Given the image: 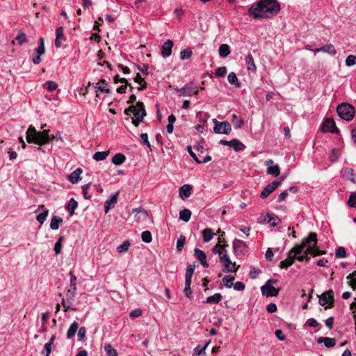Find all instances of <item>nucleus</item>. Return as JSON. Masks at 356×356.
Segmentation results:
<instances>
[{
    "instance_id": "f3484780",
    "label": "nucleus",
    "mask_w": 356,
    "mask_h": 356,
    "mask_svg": "<svg viewBox=\"0 0 356 356\" xmlns=\"http://www.w3.org/2000/svg\"><path fill=\"white\" fill-rule=\"evenodd\" d=\"M56 39H55V46L56 48H60L62 45L63 42L66 40V38L64 35V29L62 26H60L56 30Z\"/></svg>"
},
{
    "instance_id": "412c9836",
    "label": "nucleus",
    "mask_w": 356,
    "mask_h": 356,
    "mask_svg": "<svg viewBox=\"0 0 356 356\" xmlns=\"http://www.w3.org/2000/svg\"><path fill=\"white\" fill-rule=\"evenodd\" d=\"M83 170L81 168H76L70 175L67 176V179L72 184H76L80 180V175Z\"/></svg>"
},
{
    "instance_id": "58836bf2",
    "label": "nucleus",
    "mask_w": 356,
    "mask_h": 356,
    "mask_svg": "<svg viewBox=\"0 0 356 356\" xmlns=\"http://www.w3.org/2000/svg\"><path fill=\"white\" fill-rule=\"evenodd\" d=\"M109 151L97 152L93 154V159L97 161H103L108 156Z\"/></svg>"
},
{
    "instance_id": "13d9d810",
    "label": "nucleus",
    "mask_w": 356,
    "mask_h": 356,
    "mask_svg": "<svg viewBox=\"0 0 356 356\" xmlns=\"http://www.w3.org/2000/svg\"><path fill=\"white\" fill-rule=\"evenodd\" d=\"M185 237L181 235L180 236V237L178 238L177 241V249L178 251H181L184 246V243H185Z\"/></svg>"
},
{
    "instance_id": "39448f33",
    "label": "nucleus",
    "mask_w": 356,
    "mask_h": 356,
    "mask_svg": "<svg viewBox=\"0 0 356 356\" xmlns=\"http://www.w3.org/2000/svg\"><path fill=\"white\" fill-rule=\"evenodd\" d=\"M124 113L127 115L132 114L138 120H143L146 115L143 103L141 102H137L136 106H130Z\"/></svg>"
},
{
    "instance_id": "052dcab7",
    "label": "nucleus",
    "mask_w": 356,
    "mask_h": 356,
    "mask_svg": "<svg viewBox=\"0 0 356 356\" xmlns=\"http://www.w3.org/2000/svg\"><path fill=\"white\" fill-rule=\"evenodd\" d=\"M61 304L64 308L65 312H67L69 309L76 310L74 308H71V306H70L71 300H69V301H67V299L63 298L62 301H61Z\"/></svg>"
},
{
    "instance_id": "49530a36",
    "label": "nucleus",
    "mask_w": 356,
    "mask_h": 356,
    "mask_svg": "<svg viewBox=\"0 0 356 356\" xmlns=\"http://www.w3.org/2000/svg\"><path fill=\"white\" fill-rule=\"evenodd\" d=\"M194 254L196 257V258L200 261V262L202 261L207 258L206 254L202 250L198 248L195 249Z\"/></svg>"
},
{
    "instance_id": "7c9ffc66",
    "label": "nucleus",
    "mask_w": 356,
    "mask_h": 356,
    "mask_svg": "<svg viewBox=\"0 0 356 356\" xmlns=\"http://www.w3.org/2000/svg\"><path fill=\"white\" fill-rule=\"evenodd\" d=\"M78 328H79L78 323L76 321L73 322L70 325V326L67 332V339L72 338L75 335V333L76 332Z\"/></svg>"
},
{
    "instance_id": "dca6fc26",
    "label": "nucleus",
    "mask_w": 356,
    "mask_h": 356,
    "mask_svg": "<svg viewBox=\"0 0 356 356\" xmlns=\"http://www.w3.org/2000/svg\"><path fill=\"white\" fill-rule=\"evenodd\" d=\"M119 195V192L117 191L115 193H113L110 195L108 199L104 203V211L105 213H108L109 210L113 208L118 201V197Z\"/></svg>"
},
{
    "instance_id": "a211bd4d",
    "label": "nucleus",
    "mask_w": 356,
    "mask_h": 356,
    "mask_svg": "<svg viewBox=\"0 0 356 356\" xmlns=\"http://www.w3.org/2000/svg\"><path fill=\"white\" fill-rule=\"evenodd\" d=\"M173 47V42L172 40L165 41L161 47V55L163 57L166 58L171 55L172 48Z\"/></svg>"
},
{
    "instance_id": "4be33fe9",
    "label": "nucleus",
    "mask_w": 356,
    "mask_h": 356,
    "mask_svg": "<svg viewBox=\"0 0 356 356\" xmlns=\"http://www.w3.org/2000/svg\"><path fill=\"white\" fill-rule=\"evenodd\" d=\"M192 187L191 185L185 184L179 188V195L184 200L190 197Z\"/></svg>"
},
{
    "instance_id": "2eb2a0df",
    "label": "nucleus",
    "mask_w": 356,
    "mask_h": 356,
    "mask_svg": "<svg viewBox=\"0 0 356 356\" xmlns=\"http://www.w3.org/2000/svg\"><path fill=\"white\" fill-rule=\"evenodd\" d=\"M280 185V181H273L268 184L264 190L261 191L260 194V197L262 199L267 197L270 194H271Z\"/></svg>"
},
{
    "instance_id": "0e129e2a",
    "label": "nucleus",
    "mask_w": 356,
    "mask_h": 356,
    "mask_svg": "<svg viewBox=\"0 0 356 356\" xmlns=\"http://www.w3.org/2000/svg\"><path fill=\"white\" fill-rule=\"evenodd\" d=\"M215 74L217 76L223 77L227 74V68L225 67H220L216 70Z\"/></svg>"
},
{
    "instance_id": "4d7b16f0",
    "label": "nucleus",
    "mask_w": 356,
    "mask_h": 356,
    "mask_svg": "<svg viewBox=\"0 0 356 356\" xmlns=\"http://www.w3.org/2000/svg\"><path fill=\"white\" fill-rule=\"evenodd\" d=\"M348 279L350 280V285L352 288L355 290L356 289V271H354L351 274H350L348 277Z\"/></svg>"
},
{
    "instance_id": "f8f14e48",
    "label": "nucleus",
    "mask_w": 356,
    "mask_h": 356,
    "mask_svg": "<svg viewBox=\"0 0 356 356\" xmlns=\"http://www.w3.org/2000/svg\"><path fill=\"white\" fill-rule=\"evenodd\" d=\"M179 95L184 97H188L192 95H197L198 93L197 87L195 86L193 83H190L184 86L179 90Z\"/></svg>"
},
{
    "instance_id": "a19ab883",
    "label": "nucleus",
    "mask_w": 356,
    "mask_h": 356,
    "mask_svg": "<svg viewBox=\"0 0 356 356\" xmlns=\"http://www.w3.org/2000/svg\"><path fill=\"white\" fill-rule=\"evenodd\" d=\"M44 86L46 90L52 92L58 88V84L55 81H48L44 83Z\"/></svg>"
},
{
    "instance_id": "0eeeda50",
    "label": "nucleus",
    "mask_w": 356,
    "mask_h": 356,
    "mask_svg": "<svg viewBox=\"0 0 356 356\" xmlns=\"http://www.w3.org/2000/svg\"><path fill=\"white\" fill-rule=\"evenodd\" d=\"M219 260L222 266V270L225 273H235L239 268V266H236V262L231 261L228 253L223 254Z\"/></svg>"
},
{
    "instance_id": "37998d69",
    "label": "nucleus",
    "mask_w": 356,
    "mask_h": 356,
    "mask_svg": "<svg viewBox=\"0 0 356 356\" xmlns=\"http://www.w3.org/2000/svg\"><path fill=\"white\" fill-rule=\"evenodd\" d=\"M104 350L108 356H118V353L111 344H107L104 346Z\"/></svg>"
},
{
    "instance_id": "6e6d98bb",
    "label": "nucleus",
    "mask_w": 356,
    "mask_h": 356,
    "mask_svg": "<svg viewBox=\"0 0 356 356\" xmlns=\"http://www.w3.org/2000/svg\"><path fill=\"white\" fill-rule=\"evenodd\" d=\"M346 65L348 67L355 65L356 64V56L349 55L346 59Z\"/></svg>"
},
{
    "instance_id": "f257e3e1",
    "label": "nucleus",
    "mask_w": 356,
    "mask_h": 356,
    "mask_svg": "<svg viewBox=\"0 0 356 356\" xmlns=\"http://www.w3.org/2000/svg\"><path fill=\"white\" fill-rule=\"evenodd\" d=\"M325 253V251L320 250L317 247V235L312 232L308 237L302 239L300 244L295 245L288 253L286 259L280 263L281 268H286L291 266L296 259L299 261L305 259L309 260V255L318 256Z\"/></svg>"
},
{
    "instance_id": "c85d7f7f",
    "label": "nucleus",
    "mask_w": 356,
    "mask_h": 356,
    "mask_svg": "<svg viewBox=\"0 0 356 356\" xmlns=\"http://www.w3.org/2000/svg\"><path fill=\"white\" fill-rule=\"evenodd\" d=\"M245 60V65L247 66L248 70L254 71L256 70V65L254 62V58L251 54H248L246 56Z\"/></svg>"
},
{
    "instance_id": "5701e85b",
    "label": "nucleus",
    "mask_w": 356,
    "mask_h": 356,
    "mask_svg": "<svg viewBox=\"0 0 356 356\" xmlns=\"http://www.w3.org/2000/svg\"><path fill=\"white\" fill-rule=\"evenodd\" d=\"M317 342L318 343H323L327 348H332L336 345L335 339L330 337H319Z\"/></svg>"
},
{
    "instance_id": "423d86ee",
    "label": "nucleus",
    "mask_w": 356,
    "mask_h": 356,
    "mask_svg": "<svg viewBox=\"0 0 356 356\" xmlns=\"http://www.w3.org/2000/svg\"><path fill=\"white\" fill-rule=\"evenodd\" d=\"M212 122L214 124L213 131L216 134L228 135L232 131V126L228 121L219 122L214 118Z\"/></svg>"
},
{
    "instance_id": "6e6552de",
    "label": "nucleus",
    "mask_w": 356,
    "mask_h": 356,
    "mask_svg": "<svg viewBox=\"0 0 356 356\" xmlns=\"http://www.w3.org/2000/svg\"><path fill=\"white\" fill-rule=\"evenodd\" d=\"M277 280H268L265 285L261 286V291L263 295L266 296L267 297H273L276 296L279 291L280 289H276L274 286H273L271 284L273 283H277Z\"/></svg>"
},
{
    "instance_id": "ddd939ff",
    "label": "nucleus",
    "mask_w": 356,
    "mask_h": 356,
    "mask_svg": "<svg viewBox=\"0 0 356 356\" xmlns=\"http://www.w3.org/2000/svg\"><path fill=\"white\" fill-rule=\"evenodd\" d=\"M333 291L332 290L324 292L319 298V304L321 306L329 305L328 307H332Z\"/></svg>"
},
{
    "instance_id": "c9c22d12",
    "label": "nucleus",
    "mask_w": 356,
    "mask_h": 356,
    "mask_svg": "<svg viewBox=\"0 0 356 356\" xmlns=\"http://www.w3.org/2000/svg\"><path fill=\"white\" fill-rule=\"evenodd\" d=\"M77 207V202L74 198H71L67 207V209L69 211L70 216L74 215V211Z\"/></svg>"
},
{
    "instance_id": "20e7f679",
    "label": "nucleus",
    "mask_w": 356,
    "mask_h": 356,
    "mask_svg": "<svg viewBox=\"0 0 356 356\" xmlns=\"http://www.w3.org/2000/svg\"><path fill=\"white\" fill-rule=\"evenodd\" d=\"M338 115L343 120L350 121L354 118L355 108L348 103H342L337 108Z\"/></svg>"
},
{
    "instance_id": "3c124183",
    "label": "nucleus",
    "mask_w": 356,
    "mask_h": 356,
    "mask_svg": "<svg viewBox=\"0 0 356 356\" xmlns=\"http://www.w3.org/2000/svg\"><path fill=\"white\" fill-rule=\"evenodd\" d=\"M48 213H49V211L47 209L44 210L43 212L39 213L37 216H36V219L38 222H40L41 224H42L47 216H48Z\"/></svg>"
},
{
    "instance_id": "338daca9",
    "label": "nucleus",
    "mask_w": 356,
    "mask_h": 356,
    "mask_svg": "<svg viewBox=\"0 0 356 356\" xmlns=\"http://www.w3.org/2000/svg\"><path fill=\"white\" fill-rule=\"evenodd\" d=\"M51 343H45L44 346V349L42 350V354L44 356H49L51 352Z\"/></svg>"
},
{
    "instance_id": "603ef678",
    "label": "nucleus",
    "mask_w": 356,
    "mask_h": 356,
    "mask_svg": "<svg viewBox=\"0 0 356 356\" xmlns=\"http://www.w3.org/2000/svg\"><path fill=\"white\" fill-rule=\"evenodd\" d=\"M335 256L337 258L341 259L344 258L346 256V252L344 248L339 247L336 250Z\"/></svg>"
},
{
    "instance_id": "f704fd0d",
    "label": "nucleus",
    "mask_w": 356,
    "mask_h": 356,
    "mask_svg": "<svg viewBox=\"0 0 356 356\" xmlns=\"http://www.w3.org/2000/svg\"><path fill=\"white\" fill-rule=\"evenodd\" d=\"M202 236L204 242H209L213 237V233L211 229L206 228L202 231Z\"/></svg>"
},
{
    "instance_id": "680f3d73",
    "label": "nucleus",
    "mask_w": 356,
    "mask_h": 356,
    "mask_svg": "<svg viewBox=\"0 0 356 356\" xmlns=\"http://www.w3.org/2000/svg\"><path fill=\"white\" fill-rule=\"evenodd\" d=\"M268 217V222L273 227H275L279 221V219L277 216H273L270 214H267Z\"/></svg>"
},
{
    "instance_id": "c03bdc74",
    "label": "nucleus",
    "mask_w": 356,
    "mask_h": 356,
    "mask_svg": "<svg viewBox=\"0 0 356 356\" xmlns=\"http://www.w3.org/2000/svg\"><path fill=\"white\" fill-rule=\"evenodd\" d=\"M340 155V151L339 149H332L330 154V160L331 162H335L338 160Z\"/></svg>"
},
{
    "instance_id": "393cba45",
    "label": "nucleus",
    "mask_w": 356,
    "mask_h": 356,
    "mask_svg": "<svg viewBox=\"0 0 356 356\" xmlns=\"http://www.w3.org/2000/svg\"><path fill=\"white\" fill-rule=\"evenodd\" d=\"M314 51L315 52L323 51V52H325V53H327L331 55H334L337 54V51H336L334 47L331 44L324 45L322 47L316 49Z\"/></svg>"
},
{
    "instance_id": "9b49d317",
    "label": "nucleus",
    "mask_w": 356,
    "mask_h": 356,
    "mask_svg": "<svg viewBox=\"0 0 356 356\" xmlns=\"http://www.w3.org/2000/svg\"><path fill=\"white\" fill-rule=\"evenodd\" d=\"M220 143L232 147L236 152L242 151L245 148V145L238 139H233L229 141L220 140Z\"/></svg>"
},
{
    "instance_id": "bf43d9fd",
    "label": "nucleus",
    "mask_w": 356,
    "mask_h": 356,
    "mask_svg": "<svg viewBox=\"0 0 356 356\" xmlns=\"http://www.w3.org/2000/svg\"><path fill=\"white\" fill-rule=\"evenodd\" d=\"M90 186V183L85 184L82 186V192L83 197L86 200H89L91 197L90 195H88V189Z\"/></svg>"
},
{
    "instance_id": "cd10ccee",
    "label": "nucleus",
    "mask_w": 356,
    "mask_h": 356,
    "mask_svg": "<svg viewBox=\"0 0 356 356\" xmlns=\"http://www.w3.org/2000/svg\"><path fill=\"white\" fill-rule=\"evenodd\" d=\"M222 295L220 293H216L213 296H209L204 302L207 304H217L222 300Z\"/></svg>"
},
{
    "instance_id": "473e14b6",
    "label": "nucleus",
    "mask_w": 356,
    "mask_h": 356,
    "mask_svg": "<svg viewBox=\"0 0 356 356\" xmlns=\"http://www.w3.org/2000/svg\"><path fill=\"white\" fill-rule=\"evenodd\" d=\"M219 55L222 58L227 57L230 54L229 47L227 44H222L218 49Z\"/></svg>"
},
{
    "instance_id": "4c0bfd02",
    "label": "nucleus",
    "mask_w": 356,
    "mask_h": 356,
    "mask_svg": "<svg viewBox=\"0 0 356 356\" xmlns=\"http://www.w3.org/2000/svg\"><path fill=\"white\" fill-rule=\"evenodd\" d=\"M266 172L273 177H277L280 173V167L277 165L267 168Z\"/></svg>"
},
{
    "instance_id": "774afa93",
    "label": "nucleus",
    "mask_w": 356,
    "mask_h": 356,
    "mask_svg": "<svg viewBox=\"0 0 356 356\" xmlns=\"http://www.w3.org/2000/svg\"><path fill=\"white\" fill-rule=\"evenodd\" d=\"M76 289H72V288H70L67 291V294H66L67 301H69V300H72L74 298L75 295H76Z\"/></svg>"
},
{
    "instance_id": "8fccbe9b",
    "label": "nucleus",
    "mask_w": 356,
    "mask_h": 356,
    "mask_svg": "<svg viewBox=\"0 0 356 356\" xmlns=\"http://www.w3.org/2000/svg\"><path fill=\"white\" fill-rule=\"evenodd\" d=\"M234 280V277L226 276L223 277L222 282L226 287L231 288L233 286Z\"/></svg>"
},
{
    "instance_id": "b1692460",
    "label": "nucleus",
    "mask_w": 356,
    "mask_h": 356,
    "mask_svg": "<svg viewBox=\"0 0 356 356\" xmlns=\"http://www.w3.org/2000/svg\"><path fill=\"white\" fill-rule=\"evenodd\" d=\"M95 88L107 94L110 93V89L108 88V83L104 79H102L99 82L96 83Z\"/></svg>"
},
{
    "instance_id": "4468645a",
    "label": "nucleus",
    "mask_w": 356,
    "mask_h": 356,
    "mask_svg": "<svg viewBox=\"0 0 356 356\" xmlns=\"http://www.w3.org/2000/svg\"><path fill=\"white\" fill-rule=\"evenodd\" d=\"M322 131L324 132L338 133L339 129L336 127L335 122L332 118H327L325 120L322 127Z\"/></svg>"
},
{
    "instance_id": "7ed1b4c3",
    "label": "nucleus",
    "mask_w": 356,
    "mask_h": 356,
    "mask_svg": "<svg viewBox=\"0 0 356 356\" xmlns=\"http://www.w3.org/2000/svg\"><path fill=\"white\" fill-rule=\"evenodd\" d=\"M49 130L37 131L35 128L31 126L26 131V140L29 143H35L39 145L47 144L56 139L54 135H49Z\"/></svg>"
},
{
    "instance_id": "09e8293b",
    "label": "nucleus",
    "mask_w": 356,
    "mask_h": 356,
    "mask_svg": "<svg viewBox=\"0 0 356 356\" xmlns=\"http://www.w3.org/2000/svg\"><path fill=\"white\" fill-rule=\"evenodd\" d=\"M192 54H193V52L189 49L182 50L180 52V58L181 60H187L191 57Z\"/></svg>"
},
{
    "instance_id": "aec40b11",
    "label": "nucleus",
    "mask_w": 356,
    "mask_h": 356,
    "mask_svg": "<svg viewBox=\"0 0 356 356\" xmlns=\"http://www.w3.org/2000/svg\"><path fill=\"white\" fill-rule=\"evenodd\" d=\"M133 212H135L134 218L138 222L145 221L148 218V213L144 209H135Z\"/></svg>"
},
{
    "instance_id": "f03ea898",
    "label": "nucleus",
    "mask_w": 356,
    "mask_h": 356,
    "mask_svg": "<svg viewBox=\"0 0 356 356\" xmlns=\"http://www.w3.org/2000/svg\"><path fill=\"white\" fill-rule=\"evenodd\" d=\"M280 10V6L275 0H261L251 6L249 13L254 18H269L276 15Z\"/></svg>"
},
{
    "instance_id": "bb28decb",
    "label": "nucleus",
    "mask_w": 356,
    "mask_h": 356,
    "mask_svg": "<svg viewBox=\"0 0 356 356\" xmlns=\"http://www.w3.org/2000/svg\"><path fill=\"white\" fill-rule=\"evenodd\" d=\"M231 121L236 129L241 128L244 124V120L236 114H232Z\"/></svg>"
},
{
    "instance_id": "2f4dec72",
    "label": "nucleus",
    "mask_w": 356,
    "mask_h": 356,
    "mask_svg": "<svg viewBox=\"0 0 356 356\" xmlns=\"http://www.w3.org/2000/svg\"><path fill=\"white\" fill-rule=\"evenodd\" d=\"M191 217V212L188 209H184L179 212V219L185 222L189 221Z\"/></svg>"
},
{
    "instance_id": "de8ad7c7",
    "label": "nucleus",
    "mask_w": 356,
    "mask_h": 356,
    "mask_svg": "<svg viewBox=\"0 0 356 356\" xmlns=\"http://www.w3.org/2000/svg\"><path fill=\"white\" fill-rule=\"evenodd\" d=\"M348 204L350 207L356 208V192L350 193L348 200Z\"/></svg>"
},
{
    "instance_id": "6ab92c4d",
    "label": "nucleus",
    "mask_w": 356,
    "mask_h": 356,
    "mask_svg": "<svg viewBox=\"0 0 356 356\" xmlns=\"http://www.w3.org/2000/svg\"><path fill=\"white\" fill-rule=\"evenodd\" d=\"M343 177L348 179L353 182H356V175L354 172L353 169L350 168H343L341 171Z\"/></svg>"
},
{
    "instance_id": "9d476101",
    "label": "nucleus",
    "mask_w": 356,
    "mask_h": 356,
    "mask_svg": "<svg viewBox=\"0 0 356 356\" xmlns=\"http://www.w3.org/2000/svg\"><path fill=\"white\" fill-rule=\"evenodd\" d=\"M234 251L237 255H244L247 252L248 245L245 242L235 239L233 241Z\"/></svg>"
},
{
    "instance_id": "c756f323",
    "label": "nucleus",
    "mask_w": 356,
    "mask_h": 356,
    "mask_svg": "<svg viewBox=\"0 0 356 356\" xmlns=\"http://www.w3.org/2000/svg\"><path fill=\"white\" fill-rule=\"evenodd\" d=\"M63 222V219L57 216H54L50 222V228L53 230L58 229L60 225Z\"/></svg>"
},
{
    "instance_id": "e433bc0d",
    "label": "nucleus",
    "mask_w": 356,
    "mask_h": 356,
    "mask_svg": "<svg viewBox=\"0 0 356 356\" xmlns=\"http://www.w3.org/2000/svg\"><path fill=\"white\" fill-rule=\"evenodd\" d=\"M227 80L230 84L235 85L238 88L241 87V83L238 82L236 74L234 72H230L228 74Z\"/></svg>"
},
{
    "instance_id": "e2e57ef3",
    "label": "nucleus",
    "mask_w": 356,
    "mask_h": 356,
    "mask_svg": "<svg viewBox=\"0 0 356 356\" xmlns=\"http://www.w3.org/2000/svg\"><path fill=\"white\" fill-rule=\"evenodd\" d=\"M208 346V343H207L203 347H200V346H197L195 349H194V354L196 355H204L205 354V350L207 348Z\"/></svg>"
},
{
    "instance_id": "1a4fd4ad",
    "label": "nucleus",
    "mask_w": 356,
    "mask_h": 356,
    "mask_svg": "<svg viewBox=\"0 0 356 356\" xmlns=\"http://www.w3.org/2000/svg\"><path fill=\"white\" fill-rule=\"evenodd\" d=\"M45 52L44 40L43 38L39 40V45L33 56L32 61L34 64H39L41 62L40 56Z\"/></svg>"
},
{
    "instance_id": "ea45409f",
    "label": "nucleus",
    "mask_w": 356,
    "mask_h": 356,
    "mask_svg": "<svg viewBox=\"0 0 356 356\" xmlns=\"http://www.w3.org/2000/svg\"><path fill=\"white\" fill-rule=\"evenodd\" d=\"M195 270V265H190L188 266L186 270L185 274V281H188V282L192 281V277Z\"/></svg>"
},
{
    "instance_id": "864d4df0",
    "label": "nucleus",
    "mask_w": 356,
    "mask_h": 356,
    "mask_svg": "<svg viewBox=\"0 0 356 356\" xmlns=\"http://www.w3.org/2000/svg\"><path fill=\"white\" fill-rule=\"evenodd\" d=\"M191 282H188V281H185V289L184 293L186 296L188 298H192V291L191 289Z\"/></svg>"
},
{
    "instance_id": "69168bd1",
    "label": "nucleus",
    "mask_w": 356,
    "mask_h": 356,
    "mask_svg": "<svg viewBox=\"0 0 356 356\" xmlns=\"http://www.w3.org/2000/svg\"><path fill=\"white\" fill-rule=\"evenodd\" d=\"M62 237H60L54 245V251L56 254H58L60 252L61 248H62Z\"/></svg>"
},
{
    "instance_id": "5fc2aeb1",
    "label": "nucleus",
    "mask_w": 356,
    "mask_h": 356,
    "mask_svg": "<svg viewBox=\"0 0 356 356\" xmlns=\"http://www.w3.org/2000/svg\"><path fill=\"white\" fill-rule=\"evenodd\" d=\"M15 40L19 45L27 42L26 35L24 33H19Z\"/></svg>"
},
{
    "instance_id": "a878e982",
    "label": "nucleus",
    "mask_w": 356,
    "mask_h": 356,
    "mask_svg": "<svg viewBox=\"0 0 356 356\" xmlns=\"http://www.w3.org/2000/svg\"><path fill=\"white\" fill-rule=\"evenodd\" d=\"M227 245H220V242L216 244L212 249V251L215 254L219 255V259L221 258L223 254H227V250L225 249Z\"/></svg>"
},
{
    "instance_id": "a18cd8bd",
    "label": "nucleus",
    "mask_w": 356,
    "mask_h": 356,
    "mask_svg": "<svg viewBox=\"0 0 356 356\" xmlns=\"http://www.w3.org/2000/svg\"><path fill=\"white\" fill-rule=\"evenodd\" d=\"M142 241L145 243H149L152 241V234L149 231H144L141 234Z\"/></svg>"
},
{
    "instance_id": "79ce46f5",
    "label": "nucleus",
    "mask_w": 356,
    "mask_h": 356,
    "mask_svg": "<svg viewBox=\"0 0 356 356\" xmlns=\"http://www.w3.org/2000/svg\"><path fill=\"white\" fill-rule=\"evenodd\" d=\"M131 243L129 241L126 240L122 243V244H121L117 248V250L119 253H122L124 252L127 251Z\"/></svg>"
},
{
    "instance_id": "72a5a7b5",
    "label": "nucleus",
    "mask_w": 356,
    "mask_h": 356,
    "mask_svg": "<svg viewBox=\"0 0 356 356\" xmlns=\"http://www.w3.org/2000/svg\"><path fill=\"white\" fill-rule=\"evenodd\" d=\"M126 159L125 156L123 154L118 153L116 154L113 158H112V163L114 165H119L122 164Z\"/></svg>"
}]
</instances>
